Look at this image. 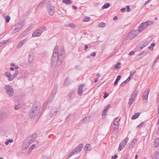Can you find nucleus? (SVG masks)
Returning a JSON list of instances; mask_svg holds the SVG:
<instances>
[{
	"label": "nucleus",
	"mask_w": 159,
	"mask_h": 159,
	"mask_svg": "<svg viewBox=\"0 0 159 159\" xmlns=\"http://www.w3.org/2000/svg\"><path fill=\"white\" fill-rule=\"evenodd\" d=\"M58 48L57 46H56L55 47L51 63L52 67L56 69L61 64L63 57L65 55L64 48L61 47L59 51Z\"/></svg>",
	"instance_id": "1"
},
{
	"label": "nucleus",
	"mask_w": 159,
	"mask_h": 159,
	"mask_svg": "<svg viewBox=\"0 0 159 159\" xmlns=\"http://www.w3.org/2000/svg\"><path fill=\"white\" fill-rule=\"evenodd\" d=\"M40 108L39 102H35L33 105L29 113V116L31 118H34L37 115Z\"/></svg>",
	"instance_id": "2"
},
{
	"label": "nucleus",
	"mask_w": 159,
	"mask_h": 159,
	"mask_svg": "<svg viewBox=\"0 0 159 159\" xmlns=\"http://www.w3.org/2000/svg\"><path fill=\"white\" fill-rule=\"evenodd\" d=\"M24 26V23L21 22L18 23L12 27L11 30V33L14 34L20 30Z\"/></svg>",
	"instance_id": "3"
},
{
	"label": "nucleus",
	"mask_w": 159,
	"mask_h": 159,
	"mask_svg": "<svg viewBox=\"0 0 159 159\" xmlns=\"http://www.w3.org/2000/svg\"><path fill=\"white\" fill-rule=\"evenodd\" d=\"M83 143H80L76 147L75 149H73L72 152L68 155V157H70L71 156L75 154L78 153L81 151L83 147Z\"/></svg>",
	"instance_id": "4"
},
{
	"label": "nucleus",
	"mask_w": 159,
	"mask_h": 159,
	"mask_svg": "<svg viewBox=\"0 0 159 159\" xmlns=\"http://www.w3.org/2000/svg\"><path fill=\"white\" fill-rule=\"evenodd\" d=\"M46 28L45 27H43L40 28L39 29L37 30L34 31L32 35L33 37H36L40 36L44 30H46Z\"/></svg>",
	"instance_id": "5"
},
{
	"label": "nucleus",
	"mask_w": 159,
	"mask_h": 159,
	"mask_svg": "<svg viewBox=\"0 0 159 159\" xmlns=\"http://www.w3.org/2000/svg\"><path fill=\"white\" fill-rule=\"evenodd\" d=\"M139 34V30H133L129 32L127 37L128 39H132L136 37Z\"/></svg>",
	"instance_id": "6"
},
{
	"label": "nucleus",
	"mask_w": 159,
	"mask_h": 159,
	"mask_svg": "<svg viewBox=\"0 0 159 159\" xmlns=\"http://www.w3.org/2000/svg\"><path fill=\"white\" fill-rule=\"evenodd\" d=\"M5 89L6 90V93L9 96L11 97L14 94V91L13 88L10 86L7 85L5 86Z\"/></svg>",
	"instance_id": "7"
},
{
	"label": "nucleus",
	"mask_w": 159,
	"mask_h": 159,
	"mask_svg": "<svg viewBox=\"0 0 159 159\" xmlns=\"http://www.w3.org/2000/svg\"><path fill=\"white\" fill-rule=\"evenodd\" d=\"M129 140L128 138H126L120 143L119 145V147L118 149V151H120L121 150L123 149L126 145L128 141Z\"/></svg>",
	"instance_id": "8"
},
{
	"label": "nucleus",
	"mask_w": 159,
	"mask_h": 159,
	"mask_svg": "<svg viewBox=\"0 0 159 159\" xmlns=\"http://www.w3.org/2000/svg\"><path fill=\"white\" fill-rule=\"evenodd\" d=\"M47 8L49 14L51 15H53L55 12V7L49 4L47 6Z\"/></svg>",
	"instance_id": "9"
},
{
	"label": "nucleus",
	"mask_w": 159,
	"mask_h": 159,
	"mask_svg": "<svg viewBox=\"0 0 159 159\" xmlns=\"http://www.w3.org/2000/svg\"><path fill=\"white\" fill-rule=\"evenodd\" d=\"M84 84L80 85L78 88V93L79 95L81 96L83 93V87Z\"/></svg>",
	"instance_id": "10"
},
{
	"label": "nucleus",
	"mask_w": 159,
	"mask_h": 159,
	"mask_svg": "<svg viewBox=\"0 0 159 159\" xmlns=\"http://www.w3.org/2000/svg\"><path fill=\"white\" fill-rule=\"evenodd\" d=\"M153 22L151 21H148L146 22H143L142 23V25L144 28H145L148 27V26L152 25Z\"/></svg>",
	"instance_id": "11"
},
{
	"label": "nucleus",
	"mask_w": 159,
	"mask_h": 159,
	"mask_svg": "<svg viewBox=\"0 0 159 159\" xmlns=\"http://www.w3.org/2000/svg\"><path fill=\"white\" fill-rule=\"evenodd\" d=\"M30 145L29 142L24 140L22 144V148L23 149H26L28 148Z\"/></svg>",
	"instance_id": "12"
},
{
	"label": "nucleus",
	"mask_w": 159,
	"mask_h": 159,
	"mask_svg": "<svg viewBox=\"0 0 159 159\" xmlns=\"http://www.w3.org/2000/svg\"><path fill=\"white\" fill-rule=\"evenodd\" d=\"M149 93L148 91H145L143 93L142 97L143 100H146L148 98V96Z\"/></svg>",
	"instance_id": "13"
},
{
	"label": "nucleus",
	"mask_w": 159,
	"mask_h": 159,
	"mask_svg": "<svg viewBox=\"0 0 159 159\" xmlns=\"http://www.w3.org/2000/svg\"><path fill=\"white\" fill-rule=\"evenodd\" d=\"M26 39H24L20 41L17 45V48H19L21 47L26 42Z\"/></svg>",
	"instance_id": "14"
},
{
	"label": "nucleus",
	"mask_w": 159,
	"mask_h": 159,
	"mask_svg": "<svg viewBox=\"0 0 159 159\" xmlns=\"http://www.w3.org/2000/svg\"><path fill=\"white\" fill-rule=\"evenodd\" d=\"M138 91L136 89L131 94L130 96V98H133V99H135L138 94Z\"/></svg>",
	"instance_id": "15"
},
{
	"label": "nucleus",
	"mask_w": 159,
	"mask_h": 159,
	"mask_svg": "<svg viewBox=\"0 0 159 159\" xmlns=\"http://www.w3.org/2000/svg\"><path fill=\"white\" fill-rule=\"evenodd\" d=\"M34 60V57L32 53H30L29 56L28 61L29 63L33 62Z\"/></svg>",
	"instance_id": "16"
},
{
	"label": "nucleus",
	"mask_w": 159,
	"mask_h": 159,
	"mask_svg": "<svg viewBox=\"0 0 159 159\" xmlns=\"http://www.w3.org/2000/svg\"><path fill=\"white\" fill-rule=\"evenodd\" d=\"M5 75L8 78V80L9 81H11L12 80L11 75L9 72L7 71L5 73Z\"/></svg>",
	"instance_id": "17"
},
{
	"label": "nucleus",
	"mask_w": 159,
	"mask_h": 159,
	"mask_svg": "<svg viewBox=\"0 0 159 159\" xmlns=\"http://www.w3.org/2000/svg\"><path fill=\"white\" fill-rule=\"evenodd\" d=\"M154 146L157 148L159 145V139L158 138H156L154 141Z\"/></svg>",
	"instance_id": "18"
},
{
	"label": "nucleus",
	"mask_w": 159,
	"mask_h": 159,
	"mask_svg": "<svg viewBox=\"0 0 159 159\" xmlns=\"http://www.w3.org/2000/svg\"><path fill=\"white\" fill-rule=\"evenodd\" d=\"M25 140L27 142H29L30 144L32 143L34 141V140L30 136H28L25 139Z\"/></svg>",
	"instance_id": "19"
},
{
	"label": "nucleus",
	"mask_w": 159,
	"mask_h": 159,
	"mask_svg": "<svg viewBox=\"0 0 159 159\" xmlns=\"http://www.w3.org/2000/svg\"><path fill=\"white\" fill-rule=\"evenodd\" d=\"M84 150L85 151H88L91 150V146L89 144H86L84 147Z\"/></svg>",
	"instance_id": "20"
},
{
	"label": "nucleus",
	"mask_w": 159,
	"mask_h": 159,
	"mask_svg": "<svg viewBox=\"0 0 159 159\" xmlns=\"http://www.w3.org/2000/svg\"><path fill=\"white\" fill-rule=\"evenodd\" d=\"M118 119V117H116L115 118V120H114V123H113V125H114L116 126L117 125H118V126H119V122L120 120V119L118 120H117Z\"/></svg>",
	"instance_id": "21"
},
{
	"label": "nucleus",
	"mask_w": 159,
	"mask_h": 159,
	"mask_svg": "<svg viewBox=\"0 0 159 159\" xmlns=\"http://www.w3.org/2000/svg\"><path fill=\"white\" fill-rule=\"evenodd\" d=\"M89 120V117L86 116L84 117L82 120V122L83 123H85L87 122Z\"/></svg>",
	"instance_id": "22"
},
{
	"label": "nucleus",
	"mask_w": 159,
	"mask_h": 159,
	"mask_svg": "<svg viewBox=\"0 0 159 159\" xmlns=\"http://www.w3.org/2000/svg\"><path fill=\"white\" fill-rule=\"evenodd\" d=\"M121 78V76L120 75H119L117 76L116 80L114 83V85H116L117 84L118 81L120 80Z\"/></svg>",
	"instance_id": "23"
},
{
	"label": "nucleus",
	"mask_w": 159,
	"mask_h": 159,
	"mask_svg": "<svg viewBox=\"0 0 159 159\" xmlns=\"http://www.w3.org/2000/svg\"><path fill=\"white\" fill-rule=\"evenodd\" d=\"M144 28L143 27V25H142V23L139 25L138 30H136L139 31V33L141 31H143L144 29Z\"/></svg>",
	"instance_id": "24"
},
{
	"label": "nucleus",
	"mask_w": 159,
	"mask_h": 159,
	"mask_svg": "<svg viewBox=\"0 0 159 159\" xmlns=\"http://www.w3.org/2000/svg\"><path fill=\"white\" fill-rule=\"evenodd\" d=\"M139 112L135 113L134 115L132 116L131 119L132 120L136 119L139 116Z\"/></svg>",
	"instance_id": "25"
},
{
	"label": "nucleus",
	"mask_w": 159,
	"mask_h": 159,
	"mask_svg": "<svg viewBox=\"0 0 159 159\" xmlns=\"http://www.w3.org/2000/svg\"><path fill=\"white\" fill-rule=\"evenodd\" d=\"M110 6V4L109 3H107L106 4H104L102 7V8L104 9L109 7Z\"/></svg>",
	"instance_id": "26"
},
{
	"label": "nucleus",
	"mask_w": 159,
	"mask_h": 159,
	"mask_svg": "<svg viewBox=\"0 0 159 159\" xmlns=\"http://www.w3.org/2000/svg\"><path fill=\"white\" fill-rule=\"evenodd\" d=\"M45 1H41L39 4V5L38 6V7H43L45 4Z\"/></svg>",
	"instance_id": "27"
},
{
	"label": "nucleus",
	"mask_w": 159,
	"mask_h": 159,
	"mask_svg": "<svg viewBox=\"0 0 159 159\" xmlns=\"http://www.w3.org/2000/svg\"><path fill=\"white\" fill-rule=\"evenodd\" d=\"M62 2L63 3H64L70 4L72 3V1L71 0H63Z\"/></svg>",
	"instance_id": "28"
},
{
	"label": "nucleus",
	"mask_w": 159,
	"mask_h": 159,
	"mask_svg": "<svg viewBox=\"0 0 159 159\" xmlns=\"http://www.w3.org/2000/svg\"><path fill=\"white\" fill-rule=\"evenodd\" d=\"M18 74L19 72L18 70H16L15 71L14 74H13L12 75V80H13L14 78L16 76L18 75Z\"/></svg>",
	"instance_id": "29"
},
{
	"label": "nucleus",
	"mask_w": 159,
	"mask_h": 159,
	"mask_svg": "<svg viewBox=\"0 0 159 159\" xmlns=\"http://www.w3.org/2000/svg\"><path fill=\"white\" fill-rule=\"evenodd\" d=\"M106 25V24L104 22H102L98 24V27L99 28L104 27Z\"/></svg>",
	"instance_id": "30"
},
{
	"label": "nucleus",
	"mask_w": 159,
	"mask_h": 159,
	"mask_svg": "<svg viewBox=\"0 0 159 159\" xmlns=\"http://www.w3.org/2000/svg\"><path fill=\"white\" fill-rule=\"evenodd\" d=\"M4 18L5 19L6 22L8 23L9 22L10 19V17L8 16H4Z\"/></svg>",
	"instance_id": "31"
},
{
	"label": "nucleus",
	"mask_w": 159,
	"mask_h": 159,
	"mask_svg": "<svg viewBox=\"0 0 159 159\" xmlns=\"http://www.w3.org/2000/svg\"><path fill=\"white\" fill-rule=\"evenodd\" d=\"M70 84V82L69 81L68 78H67L64 81V84L66 85L69 84Z\"/></svg>",
	"instance_id": "32"
},
{
	"label": "nucleus",
	"mask_w": 159,
	"mask_h": 159,
	"mask_svg": "<svg viewBox=\"0 0 159 159\" xmlns=\"http://www.w3.org/2000/svg\"><path fill=\"white\" fill-rule=\"evenodd\" d=\"M66 27H70L71 28H75V25L73 24H70L67 25L66 26Z\"/></svg>",
	"instance_id": "33"
},
{
	"label": "nucleus",
	"mask_w": 159,
	"mask_h": 159,
	"mask_svg": "<svg viewBox=\"0 0 159 159\" xmlns=\"http://www.w3.org/2000/svg\"><path fill=\"white\" fill-rule=\"evenodd\" d=\"M120 62H118L117 64L115 65V67L116 68L117 70H119L120 68V66H118L120 65Z\"/></svg>",
	"instance_id": "34"
},
{
	"label": "nucleus",
	"mask_w": 159,
	"mask_h": 159,
	"mask_svg": "<svg viewBox=\"0 0 159 159\" xmlns=\"http://www.w3.org/2000/svg\"><path fill=\"white\" fill-rule=\"evenodd\" d=\"M128 82V81L126 80L121 84L120 86V87L124 86Z\"/></svg>",
	"instance_id": "35"
},
{
	"label": "nucleus",
	"mask_w": 159,
	"mask_h": 159,
	"mask_svg": "<svg viewBox=\"0 0 159 159\" xmlns=\"http://www.w3.org/2000/svg\"><path fill=\"white\" fill-rule=\"evenodd\" d=\"M117 126L113 128V131L115 133H116L118 131L119 126H118V125H117Z\"/></svg>",
	"instance_id": "36"
},
{
	"label": "nucleus",
	"mask_w": 159,
	"mask_h": 159,
	"mask_svg": "<svg viewBox=\"0 0 159 159\" xmlns=\"http://www.w3.org/2000/svg\"><path fill=\"white\" fill-rule=\"evenodd\" d=\"M134 100V99H133V98H130L128 102V104L129 105H131L133 103Z\"/></svg>",
	"instance_id": "37"
},
{
	"label": "nucleus",
	"mask_w": 159,
	"mask_h": 159,
	"mask_svg": "<svg viewBox=\"0 0 159 159\" xmlns=\"http://www.w3.org/2000/svg\"><path fill=\"white\" fill-rule=\"evenodd\" d=\"M34 140L35 139L37 138V134L36 133H34L31 136H30Z\"/></svg>",
	"instance_id": "38"
},
{
	"label": "nucleus",
	"mask_w": 159,
	"mask_h": 159,
	"mask_svg": "<svg viewBox=\"0 0 159 159\" xmlns=\"http://www.w3.org/2000/svg\"><path fill=\"white\" fill-rule=\"evenodd\" d=\"M57 111H52L51 113L50 116L51 117H53L54 116H55L56 114Z\"/></svg>",
	"instance_id": "39"
},
{
	"label": "nucleus",
	"mask_w": 159,
	"mask_h": 159,
	"mask_svg": "<svg viewBox=\"0 0 159 159\" xmlns=\"http://www.w3.org/2000/svg\"><path fill=\"white\" fill-rule=\"evenodd\" d=\"M147 42L143 44V46L140 47L139 49H138L140 51L144 47L146 46L147 45Z\"/></svg>",
	"instance_id": "40"
},
{
	"label": "nucleus",
	"mask_w": 159,
	"mask_h": 159,
	"mask_svg": "<svg viewBox=\"0 0 159 159\" xmlns=\"http://www.w3.org/2000/svg\"><path fill=\"white\" fill-rule=\"evenodd\" d=\"M90 18L89 17H85L83 19V21L84 22H87L89 20Z\"/></svg>",
	"instance_id": "41"
},
{
	"label": "nucleus",
	"mask_w": 159,
	"mask_h": 159,
	"mask_svg": "<svg viewBox=\"0 0 159 159\" xmlns=\"http://www.w3.org/2000/svg\"><path fill=\"white\" fill-rule=\"evenodd\" d=\"M135 145L134 143H133L132 142H131L130 143L129 145V148L130 149H132L133 148L134 146Z\"/></svg>",
	"instance_id": "42"
},
{
	"label": "nucleus",
	"mask_w": 159,
	"mask_h": 159,
	"mask_svg": "<svg viewBox=\"0 0 159 159\" xmlns=\"http://www.w3.org/2000/svg\"><path fill=\"white\" fill-rule=\"evenodd\" d=\"M136 72V71L135 70H133L130 71V76L132 77L134 75Z\"/></svg>",
	"instance_id": "43"
},
{
	"label": "nucleus",
	"mask_w": 159,
	"mask_h": 159,
	"mask_svg": "<svg viewBox=\"0 0 159 159\" xmlns=\"http://www.w3.org/2000/svg\"><path fill=\"white\" fill-rule=\"evenodd\" d=\"M156 155L153 157L152 159H159V154L157 152Z\"/></svg>",
	"instance_id": "44"
},
{
	"label": "nucleus",
	"mask_w": 159,
	"mask_h": 159,
	"mask_svg": "<svg viewBox=\"0 0 159 159\" xmlns=\"http://www.w3.org/2000/svg\"><path fill=\"white\" fill-rule=\"evenodd\" d=\"M104 95L103 96V98L104 99L106 98L109 95V94L106 93V92L105 91L104 92Z\"/></svg>",
	"instance_id": "45"
},
{
	"label": "nucleus",
	"mask_w": 159,
	"mask_h": 159,
	"mask_svg": "<svg viewBox=\"0 0 159 159\" xmlns=\"http://www.w3.org/2000/svg\"><path fill=\"white\" fill-rule=\"evenodd\" d=\"M3 115L2 114H0V123L2 122L3 119Z\"/></svg>",
	"instance_id": "46"
},
{
	"label": "nucleus",
	"mask_w": 159,
	"mask_h": 159,
	"mask_svg": "<svg viewBox=\"0 0 159 159\" xmlns=\"http://www.w3.org/2000/svg\"><path fill=\"white\" fill-rule=\"evenodd\" d=\"M20 108V105H19V104H18V105H16L15 106V107L14 109L15 110H17L19 109Z\"/></svg>",
	"instance_id": "47"
},
{
	"label": "nucleus",
	"mask_w": 159,
	"mask_h": 159,
	"mask_svg": "<svg viewBox=\"0 0 159 159\" xmlns=\"http://www.w3.org/2000/svg\"><path fill=\"white\" fill-rule=\"evenodd\" d=\"M50 100H48L45 103L43 104V106L45 107H46L47 105L49 103V102H50Z\"/></svg>",
	"instance_id": "48"
},
{
	"label": "nucleus",
	"mask_w": 159,
	"mask_h": 159,
	"mask_svg": "<svg viewBox=\"0 0 159 159\" xmlns=\"http://www.w3.org/2000/svg\"><path fill=\"white\" fill-rule=\"evenodd\" d=\"M144 123V122H142L140 124H139L138 125V127L139 128H140V127H141L143 125Z\"/></svg>",
	"instance_id": "49"
},
{
	"label": "nucleus",
	"mask_w": 159,
	"mask_h": 159,
	"mask_svg": "<svg viewBox=\"0 0 159 159\" xmlns=\"http://www.w3.org/2000/svg\"><path fill=\"white\" fill-rule=\"evenodd\" d=\"M111 107V104L108 105L104 109V111H107Z\"/></svg>",
	"instance_id": "50"
},
{
	"label": "nucleus",
	"mask_w": 159,
	"mask_h": 159,
	"mask_svg": "<svg viewBox=\"0 0 159 159\" xmlns=\"http://www.w3.org/2000/svg\"><path fill=\"white\" fill-rule=\"evenodd\" d=\"M6 43L5 41H3L0 43V47Z\"/></svg>",
	"instance_id": "51"
},
{
	"label": "nucleus",
	"mask_w": 159,
	"mask_h": 159,
	"mask_svg": "<svg viewBox=\"0 0 159 159\" xmlns=\"http://www.w3.org/2000/svg\"><path fill=\"white\" fill-rule=\"evenodd\" d=\"M126 8L127 9V11L128 12H129L130 11V7L129 6H127L126 7Z\"/></svg>",
	"instance_id": "52"
},
{
	"label": "nucleus",
	"mask_w": 159,
	"mask_h": 159,
	"mask_svg": "<svg viewBox=\"0 0 159 159\" xmlns=\"http://www.w3.org/2000/svg\"><path fill=\"white\" fill-rule=\"evenodd\" d=\"M137 142V139H135L133 140L131 142L134 144H135Z\"/></svg>",
	"instance_id": "53"
},
{
	"label": "nucleus",
	"mask_w": 159,
	"mask_h": 159,
	"mask_svg": "<svg viewBox=\"0 0 159 159\" xmlns=\"http://www.w3.org/2000/svg\"><path fill=\"white\" fill-rule=\"evenodd\" d=\"M118 157V156L116 154H115L114 156H112L111 159H115Z\"/></svg>",
	"instance_id": "54"
},
{
	"label": "nucleus",
	"mask_w": 159,
	"mask_h": 159,
	"mask_svg": "<svg viewBox=\"0 0 159 159\" xmlns=\"http://www.w3.org/2000/svg\"><path fill=\"white\" fill-rule=\"evenodd\" d=\"M134 53H135V52L133 51H131L129 53V55H130V56L132 55H134Z\"/></svg>",
	"instance_id": "55"
},
{
	"label": "nucleus",
	"mask_w": 159,
	"mask_h": 159,
	"mask_svg": "<svg viewBox=\"0 0 159 159\" xmlns=\"http://www.w3.org/2000/svg\"><path fill=\"white\" fill-rule=\"evenodd\" d=\"M32 149H31L30 148H29L28 152H27V153L28 154H29L30 152H31Z\"/></svg>",
	"instance_id": "56"
},
{
	"label": "nucleus",
	"mask_w": 159,
	"mask_h": 159,
	"mask_svg": "<svg viewBox=\"0 0 159 159\" xmlns=\"http://www.w3.org/2000/svg\"><path fill=\"white\" fill-rule=\"evenodd\" d=\"M35 146H36L35 145L33 144V145H32L30 148L31 149H33L35 147Z\"/></svg>",
	"instance_id": "57"
},
{
	"label": "nucleus",
	"mask_w": 159,
	"mask_h": 159,
	"mask_svg": "<svg viewBox=\"0 0 159 159\" xmlns=\"http://www.w3.org/2000/svg\"><path fill=\"white\" fill-rule=\"evenodd\" d=\"M7 141H8V143H11L13 142V140L12 139H8L7 140Z\"/></svg>",
	"instance_id": "58"
},
{
	"label": "nucleus",
	"mask_w": 159,
	"mask_h": 159,
	"mask_svg": "<svg viewBox=\"0 0 159 159\" xmlns=\"http://www.w3.org/2000/svg\"><path fill=\"white\" fill-rule=\"evenodd\" d=\"M43 159H49V157L44 156L43 157Z\"/></svg>",
	"instance_id": "59"
},
{
	"label": "nucleus",
	"mask_w": 159,
	"mask_h": 159,
	"mask_svg": "<svg viewBox=\"0 0 159 159\" xmlns=\"http://www.w3.org/2000/svg\"><path fill=\"white\" fill-rule=\"evenodd\" d=\"M96 53L95 52H93L91 54V56L94 57L96 56Z\"/></svg>",
	"instance_id": "60"
},
{
	"label": "nucleus",
	"mask_w": 159,
	"mask_h": 159,
	"mask_svg": "<svg viewBox=\"0 0 159 159\" xmlns=\"http://www.w3.org/2000/svg\"><path fill=\"white\" fill-rule=\"evenodd\" d=\"M88 48H89V47L87 45H85L84 46V50L85 51H86L87 50V49Z\"/></svg>",
	"instance_id": "61"
},
{
	"label": "nucleus",
	"mask_w": 159,
	"mask_h": 159,
	"mask_svg": "<svg viewBox=\"0 0 159 159\" xmlns=\"http://www.w3.org/2000/svg\"><path fill=\"white\" fill-rule=\"evenodd\" d=\"M126 9L125 8H123L121 9V11L122 12H124L125 11Z\"/></svg>",
	"instance_id": "62"
},
{
	"label": "nucleus",
	"mask_w": 159,
	"mask_h": 159,
	"mask_svg": "<svg viewBox=\"0 0 159 159\" xmlns=\"http://www.w3.org/2000/svg\"><path fill=\"white\" fill-rule=\"evenodd\" d=\"M132 77H131V76H130V75H129V76L128 77L127 79L126 80H127L128 81V82H129L130 81V80L131 78Z\"/></svg>",
	"instance_id": "63"
},
{
	"label": "nucleus",
	"mask_w": 159,
	"mask_h": 159,
	"mask_svg": "<svg viewBox=\"0 0 159 159\" xmlns=\"http://www.w3.org/2000/svg\"><path fill=\"white\" fill-rule=\"evenodd\" d=\"M117 19H118V17H117V16H115L113 18V19L114 20H117Z\"/></svg>",
	"instance_id": "64"
}]
</instances>
